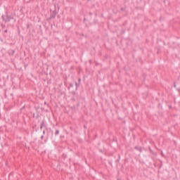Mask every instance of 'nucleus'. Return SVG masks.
Listing matches in <instances>:
<instances>
[{"label": "nucleus", "instance_id": "39448f33", "mask_svg": "<svg viewBox=\"0 0 180 180\" xmlns=\"http://www.w3.org/2000/svg\"><path fill=\"white\" fill-rule=\"evenodd\" d=\"M1 27H2V29H5L6 25H4V24H1Z\"/></svg>", "mask_w": 180, "mask_h": 180}, {"label": "nucleus", "instance_id": "20e7f679", "mask_svg": "<svg viewBox=\"0 0 180 180\" xmlns=\"http://www.w3.org/2000/svg\"><path fill=\"white\" fill-rule=\"evenodd\" d=\"M60 131L58 130H56V132H55V134L57 135V134H59Z\"/></svg>", "mask_w": 180, "mask_h": 180}, {"label": "nucleus", "instance_id": "7ed1b4c3", "mask_svg": "<svg viewBox=\"0 0 180 180\" xmlns=\"http://www.w3.org/2000/svg\"><path fill=\"white\" fill-rule=\"evenodd\" d=\"M44 126H45L44 121H42V122L41 123V126H40L41 130V129H43V127H44Z\"/></svg>", "mask_w": 180, "mask_h": 180}, {"label": "nucleus", "instance_id": "6e6552de", "mask_svg": "<svg viewBox=\"0 0 180 180\" xmlns=\"http://www.w3.org/2000/svg\"><path fill=\"white\" fill-rule=\"evenodd\" d=\"M81 81V79H79V82H80Z\"/></svg>", "mask_w": 180, "mask_h": 180}, {"label": "nucleus", "instance_id": "f03ea898", "mask_svg": "<svg viewBox=\"0 0 180 180\" xmlns=\"http://www.w3.org/2000/svg\"><path fill=\"white\" fill-rule=\"evenodd\" d=\"M56 15H57V13L55 11H53V13L51 14L50 18L51 19H54L56 18Z\"/></svg>", "mask_w": 180, "mask_h": 180}, {"label": "nucleus", "instance_id": "423d86ee", "mask_svg": "<svg viewBox=\"0 0 180 180\" xmlns=\"http://www.w3.org/2000/svg\"><path fill=\"white\" fill-rule=\"evenodd\" d=\"M4 33H8V30H6L4 31Z\"/></svg>", "mask_w": 180, "mask_h": 180}, {"label": "nucleus", "instance_id": "0eeeda50", "mask_svg": "<svg viewBox=\"0 0 180 180\" xmlns=\"http://www.w3.org/2000/svg\"><path fill=\"white\" fill-rule=\"evenodd\" d=\"M76 86H79V84H78V83H76Z\"/></svg>", "mask_w": 180, "mask_h": 180}, {"label": "nucleus", "instance_id": "f257e3e1", "mask_svg": "<svg viewBox=\"0 0 180 180\" xmlns=\"http://www.w3.org/2000/svg\"><path fill=\"white\" fill-rule=\"evenodd\" d=\"M1 18L4 20V22H5V23H7V22H11V20H12V19H13V17L11 16V15L6 13V16L2 15Z\"/></svg>", "mask_w": 180, "mask_h": 180}]
</instances>
